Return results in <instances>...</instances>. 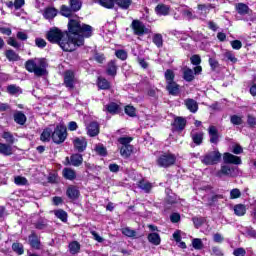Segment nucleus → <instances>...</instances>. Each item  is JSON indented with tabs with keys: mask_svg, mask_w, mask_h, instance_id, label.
I'll return each mask as SVG.
<instances>
[{
	"mask_svg": "<svg viewBox=\"0 0 256 256\" xmlns=\"http://www.w3.org/2000/svg\"><path fill=\"white\" fill-rule=\"evenodd\" d=\"M130 27L134 35H137L138 37H143V35L151 33V30L145 27V24L140 20H133Z\"/></svg>",
	"mask_w": 256,
	"mask_h": 256,
	"instance_id": "nucleus-8",
	"label": "nucleus"
},
{
	"mask_svg": "<svg viewBox=\"0 0 256 256\" xmlns=\"http://www.w3.org/2000/svg\"><path fill=\"white\" fill-rule=\"evenodd\" d=\"M164 77L166 80V84L175 83V72H173V70L171 69L166 70L164 73Z\"/></svg>",
	"mask_w": 256,
	"mask_h": 256,
	"instance_id": "nucleus-44",
	"label": "nucleus"
},
{
	"mask_svg": "<svg viewBox=\"0 0 256 256\" xmlns=\"http://www.w3.org/2000/svg\"><path fill=\"white\" fill-rule=\"evenodd\" d=\"M155 12L157 15H169V6L165 4L157 5L155 8Z\"/></svg>",
	"mask_w": 256,
	"mask_h": 256,
	"instance_id": "nucleus-39",
	"label": "nucleus"
},
{
	"mask_svg": "<svg viewBox=\"0 0 256 256\" xmlns=\"http://www.w3.org/2000/svg\"><path fill=\"white\" fill-rule=\"evenodd\" d=\"M125 113H126V115H129V117H135V115H136L135 107L126 106L125 107Z\"/></svg>",
	"mask_w": 256,
	"mask_h": 256,
	"instance_id": "nucleus-61",
	"label": "nucleus"
},
{
	"mask_svg": "<svg viewBox=\"0 0 256 256\" xmlns=\"http://www.w3.org/2000/svg\"><path fill=\"white\" fill-rule=\"evenodd\" d=\"M241 197V190L234 188L230 191V199H239Z\"/></svg>",
	"mask_w": 256,
	"mask_h": 256,
	"instance_id": "nucleus-58",
	"label": "nucleus"
},
{
	"mask_svg": "<svg viewBox=\"0 0 256 256\" xmlns=\"http://www.w3.org/2000/svg\"><path fill=\"white\" fill-rule=\"evenodd\" d=\"M48 223H49V221H47V219L40 218L34 223V227H35V229H38L39 231H43V230L47 229V227L49 226Z\"/></svg>",
	"mask_w": 256,
	"mask_h": 256,
	"instance_id": "nucleus-29",
	"label": "nucleus"
},
{
	"mask_svg": "<svg viewBox=\"0 0 256 256\" xmlns=\"http://www.w3.org/2000/svg\"><path fill=\"white\" fill-rule=\"evenodd\" d=\"M183 79L188 83H191V81L195 79V74H193V71L191 70V68H184Z\"/></svg>",
	"mask_w": 256,
	"mask_h": 256,
	"instance_id": "nucleus-37",
	"label": "nucleus"
},
{
	"mask_svg": "<svg viewBox=\"0 0 256 256\" xmlns=\"http://www.w3.org/2000/svg\"><path fill=\"white\" fill-rule=\"evenodd\" d=\"M191 137H192V141H193V143H195V145H201V143H203V132L192 131Z\"/></svg>",
	"mask_w": 256,
	"mask_h": 256,
	"instance_id": "nucleus-34",
	"label": "nucleus"
},
{
	"mask_svg": "<svg viewBox=\"0 0 256 256\" xmlns=\"http://www.w3.org/2000/svg\"><path fill=\"white\" fill-rule=\"evenodd\" d=\"M14 121L18 125H25L27 122V116H25L23 112H17L14 114Z\"/></svg>",
	"mask_w": 256,
	"mask_h": 256,
	"instance_id": "nucleus-36",
	"label": "nucleus"
},
{
	"mask_svg": "<svg viewBox=\"0 0 256 256\" xmlns=\"http://www.w3.org/2000/svg\"><path fill=\"white\" fill-rule=\"evenodd\" d=\"M230 123H232V125H242L243 124V117H240L238 115H232L230 117Z\"/></svg>",
	"mask_w": 256,
	"mask_h": 256,
	"instance_id": "nucleus-52",
	"label": "nucleus"
},
{
	"mask_svg": "<svg viewBox=\"0 0 256 256\" xmlns=\"http://www.w3.org/2000/svg\"><path fill=\"white\" fill-rule=\"evenodd\" d=\"M219 199H223L222 195H213V194H207L204 195L203 201L206 203V205H215Z\"/></svg>",
	"mask_w": 256,
	"mask_h": 256,
	"instance_id": "nucleus-17",
	"label": "nucleus"
},
{
	"mask_svg": "<svg viewBox=\"0 0 256 256\" xmlns=\"http://www.w3.org/2000/svg\"><path fill=\"white\" fill-rule=\"evenodd\" d=\"M211 255L212 256H223V250H221V248H219L218 246H214V247H212Z\"/></svg>",
	"mask_w": 256,
	"mask_h": 256,
	"instance_id": "nucleus-63",
	"label": "nucleus"
},
{
	"mask_svg": "<svg viewBox=\"0 0 256 256\" xmlns=\"http://www.w3.org/2000/svg\"><path fill=\"white\" fill-rule=\"evenodd\" d=\"M66 139L67 127L63 124H58L52 132V141L56 143V145H61V143H65Z\"/></svg>",
	"mask_w": 256,
	"mask_h": 256,
	"instance_id": "nucleus-4",
	"label": "nucleus"
},
{
	"mask_svg": "<svg viewBox=\"0 0 256 256\" xmlns=\"http://www.w3.org/2000/svg\"><path fill=\"white\" fill-rule=\"evenodd\" d=\"M192 221H193L196 229H199V227H201V225H203L205 223V219L199 218V217L192 218Z\"/></svg>",
	"mask_w": 256,
	"mask_h": 256,
	"instance_id": "nucleus-60",
	"label": "nucleus"
},
{
	"mask_svg": "<svg viewBox=\"0 0 256 256\" xmlns=\"http://www.w3.org/2000/svg\"><path fill=\"white\" fill-rule=\"evenodd\" d=\"M55 216L63 221V223H67V212L65 210H57L55 211Z\"/></svg>",
	"mask_w": 256,
	"mask_h": 256,
	"instance_id": "nucleus-51",
	"label": "nucleus"
},
{
	"mask_svg": "<svg viewBox=\"0 0 256 256\" xmlns=\"http://www.w3.org/2000/svg\"><path fill=\"white\" fill-rule=\"evenodd\" d=\"M5 57L8 59L10 62H16V61H21V56L15 52L13 49H9L5 51Z\"/></svg>",
	"mask_w": 256,
	"mask_h": 256,
	"instance_id": "nucleus-21",
	"label": "nucleus"
},
{
	"mask_svg": "<svg viewBox=\"0 0 256 256\" xmlns=\"http://www.w3.org/2000/svg\"><path fill=\"white\" fill-rule=\"evenodd\" d=\"M223 57L226 58L227 61H230L231 63H237V57H235V54H233L231 51L226 50L223 53Z\"/></svg>",
	"mask_w": 256,
	"mask_h": 256,
	"instance_id": "nucleus-48",
	"label": "nucleus"
},
{
	"mask_svg": "<svg viewBox=\"0 0 256 256\" xmlns=\"http://www.w3.org/2000/svg\"><path fill=\"white\" fill-rule=\"evenodd\" d=\"M247 123L250 127H256V118H255V116L248 115L247 116Z\"/></svg>",
	"mask_w": 256,
	"mask_h": 256,
	"instance_id": "nucleus-64",
	"label": "nucleus"
},
{
	"mask_svg": "<svg viewBox=\"0 0 256 256\" xmlns=\"http://www.w3.org/2000/svg\"><path fill=\"white\" fill-rule=\"evenodd\" d=\"M122 234L126 237H135V235H137V232L129 227H126L122 229Z\"/></svg>",
	"mask_w": 256,
	"mask_h": 256,
	"instance_id": "nucleus-54",
	"label": "nucleus"
},
{
	"mask_svg": "<svg viewBox=\"0 0 256 256\" xmlns=\"http://www.w3.org/2000/svg\"><path fill=\"white\" fill-rule=\"evenodd\" d=\"M62 175L64 179H68V181H74V179L77 178V173H75V170L71 168H64L62 171Z\"/></svg>",
	"mask_w": 256,
	"mask_h": 256,
	"instance_id": "nucleus-25",
	"label": "nucleus"
},
{
	"mask_svg": "<svg viewBox=\"0 0 256 256\" xmlns=\"http://www.w3.org/2000/svg\"><path fill=\"white\" fill-rule=\"evenodd\" d=\"M152 41L156 45V47H163V35L154 34Z\"/></svg>",
	"mask_w": 256,
	"mask_h": 256,
	"instance_id": "nucleus-50",
	"label": "nucleus"
},
{
	"mask_svg": "<svg viewBox=\"0 0 256 256\" xmlns=\"http://www.w3.org/2000/svg\"><path fill=\"white\" fill-rule=\"evenodd\" d=\"M53 135V130L51 128H45L43 132L41 133L40 139L44 143H49L51 141Z\"/></svg>",
	"mask_w": 256,
	"mask_h": 256,
	"instance_id": "nucleus-28",
	"label": "nucleus"
},
{
	"mask_svg": "<svg viewBox=\"0 0 256 256\" xmlns=\"http://www.w3.org/2000/svg\"><path fill=\"white\" fill-rule=\"evenodd\" d=\"M106 73L111 77H115V75H117V62L115 60H111L108 63Z\"/></svg>",
	"mask_w": 256,
	"mask_h": 256,
	"instance_id": "nucleus-26",
	"label": "nucleus"
},
{
	"mask_svg": "<svg viewBox=\"0 0 256 256\" xmlns=\"http://www.w3.org/2000/svg\"><path fill=\"white\" fill-rule=\"evenodd\" d=\"M12 251H14V253H17V255H23L25 253L23 244H21L19 242H15L12 244Z\"/></svg>",
	"mask_w": 256,
	"mask_h": 256,
	"instance_id": "nucleus-45",
	"label": "nucleus"
},
{
	"mask_svg": "<svg viewBox=\"0 0 256 256\" xmlns=\"http://www.w3.org/2000/svg\"><path fill=\"white\" fill-rule=\"evenodd\" d=\"M186 107L188 110H190L191 113H197V111L199 110V104H197V101L188 98L184 101Z\"/></svg>",
	"mask_w": 256,
	"mask_h": 256,
	"instance_id": "nucleus-20",
	"label": "nucleus"
},
{
	"mask_svg": "<svg viewBox=\"0 0 256 256\" xmlns=\"http://www.w3.org/2000/svg\"><path fill=\"white\" fill-rule=\"evenodd\" d=\"M239 15H247L249 13V6L247 4L239 3L236 5Z\"/></svg>",
	"mask_w": 256,
	"mask_h": 256,
	"instance_id": "nucleus-46",
	"label": "nucleus"
},
{
	"mask_svg": "<svg viewBox=\"0 0 256 256\" xmlns=\"http://www.w3.org/2000/svg\"><path fill=\"white\" fill-rule=\"evenodd\" d=\"M58 13L59 11H57V9H55L54 7H48L44 10L43 15L46 19L51 21L52 19H55V17H57Z\"/></svg>",
	"mask_w": 256,
	"mask_h": 256,
	"instance_id": "nucleus-24",
	"label": "nucleus"
},
{
	"mask_svg": "<svg viewBox=\"0 0 256 256\" xmlns=\"http://www.w3.org/2000/svg\"><path fill=\"white\" fill-rule=\"evenodd\" d=\"M138 187L139 189L144 191V193H151V189H153V184L147 180H140L138 182Z\"/></svg>",
	"mask_w": 256,
	"mask_h": 256,
	"instance_id": "nucleus-22",
	"label": "nucleus"
},
{
	"mask_svg": "<svg viewBox=\"0 0 256 256\" xmlns=\"http://www.w3.org/2000/svg\"><path fill=\"white\" fill-rule=\"evenodd\" d=\"M94 3H98L101 7L105 9H113L115 7V2L113 0H93Z\"/></svg>",
	"mask_w": 256,
	"mask_h": 256,
	"instance_id": "nucleus-35",
	"label": "nucleus"
},
{
	"mask_svg": "<svg viewBox=\"0 0 256 256\" xmlns=\"http://www.w3.org/2000/svg\"><path fill=\"white\" fill-rule=\"evenodd\" d=\"M91 35H93V27L91 25L81 23L77 16L69 18L66 36L68 39L72 37L73 43H79V39H82V45H84L85 37L89 38Z\"/></svg>",
	"mask_w": 256,
	"mask_h": 256,
	"instance_id": "nucleus-2",
	"label": "nucleus"
},
{
	"mask_svg": "<svg viewBox=\"0 0 256 256\" xmlns=\"http://www.w3.org/2000/svg\"><path fill=\"white\" fill-rule=\"evenodd\" d=\"M176 161L177 156H175V154L163 153L157 158L156 163L158 167H163L164 169H167L168 167H173Z\"/></svg>",
	"mask_w": 256,
	"mask_h": 256,
	"instance_id": "nucleus-5",
	"label": "nucleus"
},
{
	"mask_svg": "<svg viewBox=\"0 0 256 256\" xmlns=\"http://www.w3.org/2000/svg\"><path fill=\"white\" fill-rule=\"evenodd\" d=\"M64 85L68 89H75V73L73 71L68 70L64 73Z\"/></svg>",
	"mask_w": 256,
	"mask_h": 256,
	"instance_id": "nucleus-9",
	"label": "nucleus"
},
{
	"mask_svg": "<svg viewBox=\"0 0 256 256\" xmlns=\"http://www.w3.org/2000/svg\"><path fill=\"white\" fill-rule=\"evenodd\" d=\"M14 183H15L16 185H27V178L21 177V176H17V177L14 179Z\"/></svg>",
	"mask_w": 256,
	"mask_h": 256,
	"instance_id": "nucleus-62",
	"label": "nucleus"
},
{
	"mask_svg": "<svg viewBox=\"0 0 256 256\" xmlns=\"http://www.w3.org/2000/svg\"><path fill=\"white\" fill-rule=\"evenodd\" d=\"M2 138L5 139L6 143H9V145H13V143H15V137L11 132H3Z\"/></svg>",
	"mask_w": 256,
	"mask_h": 256,
	"instance_id": "nucleus-49",
	"label": "nucleus"
},
{
	"mask_svg": "<svg viewBox=\"0 0 256 256\" xmlns=\"http://www.w3.org/2000/svg\"><path fill=\"white\" fill-rule=\"evenodd\" d=\"M131 141H133L132 137H120L118 139V143H120V145H122V147H132L130 144Z\"/></svg>",
	"mask_w": 256,
	"mask_h": 256,
	"instance_id": "nucleus-47",
	"label": "nucleus"
},
{
	"mask_svg": "<svg viewBox=\"0 0 256 256\" xmlns=\"http://www.w3.org/2000/svg\"><path fill=\"white\" fill-rule=\"evenodd\" d=\"M224 163L232 164V165H241V157L235 156L229 152L224 153L223 155Z\"/></svg>",
	"mask_w": 256,
	"mask_h": 256,
	"instance_id": "nucleus-10",
	"label": "nucleus"
},
{
	"mask_svg": "<svg viewBox=\"0 0 256 256\" xmlns=\"http://www.w3.org/2000/svg\"><path fill=\"white\" fill-rule=\"evenodd\" d=\"M211 9H215V6L213 4H200V5H198V11H200V13L202 15H207V13H209V11H211Z\"/></svg>",
	"mask_w": 256,
	"mask_h": 256,
	"instance_id": "nucleus-40",
	"label": "nucleus"
},
{
	"mask_svg": "<svg viewBox=\"0 0 256 256\" xmlns=\"http://www.w3.org/2000/svg\"><path fill=\"white\" fill-rule=\"evenodd\" d=\"M13 153V147L11 144H5V143H0V154L4 155L5 157L11 156Z\"/></svg>",
	"mask_w": 256,
	"mask_h": 256,
	"instance_id": "nucleus-23",
	"label": "nucleus"
},
{
	"mask_svg": "<svg viewBox=\"0 0 256 256\" xmlns=\"http://www.w3.org/2000/svg\"><path fill=\"white\" fill-rule=\"evenodd\" d=\"M241 171L239 167L229 166V165H222L220 170L216 173V177H239Z\"/></svg>",
	"mask_w": 256,
	"mask_h": 256,
	"instance_id": "nucleus-6",
	"label": "nucleus"
},
{
	"mask_svg": "<svg viewBox=\"0 0 256 256\" xmlns=\"http://www.w3.org/2000/svg\"><path fill=\"white\" fill-rule=\"evenodd\" d=\"M104 111H107L108 113H111L112 115H115L119 113V106L115 102H111L104 106Z\"/></svg>",
	"mask_w": 256,
	"mask_h": 256,
	"instance_id": "nucleus-31",
	"label": "nucleus"
},
{
	"mask_svg": "<svg viewBox=\"0 0 256 256\" xmlns=\"http://www.w3.org/2000/svg\"><path fill=\"white\" fill-rule=\"evenodd\" d=\"M69 5L73 13H77V11H81V7H83V2H81V0H69Z\"/></svg>",
	"mask_w": 256,
	"mask_h": 256,
	"instance_id": "nucleus-33",
	"label": "nucleus"
},
{
	"mask_svg": "<svg viewBox=\"0 0 256 256\" xmlns=\"http://www.w3.org/2000/svg\"><path fill=\"white\" fill-rule=\"evenodd\" d=\"M234 213L238 217H243L247 213V208L243 204H237L234 206Z\"/></svg>",
	"mask_w": 256,
	"mask_h": 256,
	"instance_id": "nucleus-42",
	"label": "nucleus"
},
{
	"mask_svg": "<svg viewBox=\"0 0 256 256\" xmlns=\"http://www.w3.org/2000/svg\"><path fill=\"white\" fill-rule=\"evenodd\" d=\"M66 195L71 201L79 199V189L75 186H69L66 190Z\"/></svg>",
	"mask_w": 256,
	"mask_h": 256,
	"instance_id": "nucleus-18",
	"label": "nucleus"
},
{
	"mask_svg": "<svg viewBox=\"0 0 256 256\" xmlns=\"http://www.w3.org/2000/svg\"><path fill=\"white\" fill-rule=\"evenodd\" d=\"M7 91L8 93H10V95H17L21 93V88H19V86L16 85H9L7 87Z\"/></svg>",
	"mask_w": 256,
	"mask_h": 256,
	"instance_id": "nucleus-53",
	"label": "nucleus"
},
{
	"mask_svg": "<svg viewBox=\"0 0 256 256\" xmlns=\"http://www.w3.org/2000/svg\"><path fill=\"white\" fill-rule=\"evenodd\" d=\"M28 241L32 249H36V250L41 249V240L39 239V236H37L35 231H32L31 235L28 236Z\"/></svg>",
	"mask_w": 256,
	"mask_h": 256,
	"instance_id": "nucleus-12",
	"label": "nucleus"
},
{
	"mask_svg": "<svg viewBox=\"0 0 256 256\" xmlns=\"http://www.w3.org/2000/svg\"><path fill=\"white\" fill-rule=\"evenodd\" d=\"M68 163H70L73 167H81V165H83V155L73 154Z\"/></svg>",
	"mask_w": 256,
	"mask_h": 256,
	"instance_id": "nucleus-19",
	"label": "nucleus"
},
{
	"mask_svg": "<svg viewBox=\"0 0 256 256\" xmlns=\"http://www.w3.org/2000/svg\"><path fill=\"white\" fill-rule=\"evenodd\" d=\"M208 135L210 138V143L217 145L219 143V130L217 127L211 125L208 128Z\"/></svg>",
	"mask_w": 256,
	"mask_h": 256,
	"instance_id": "nucleus-11",
	"label": "nucleus"
},
{
	"mask_svg": "<svg viewBox=\"0 0 256 256\" xmlns=\"http://www.w3.org/2000/svg\"><path fill=\"white\" fill-rule=\"evenodd\" d=\"M60 13L61 15H63V17H68V19H70L71 17H75L73 16V9H71V6L68 7L66 5H62L60 9Z\"/></svg>",
	"mask_w": 256,
	"mask_h": 256,
	"instance_id": "nucleus-41",
	"label": "nucleus"
},
{
	"mask_svg": "<svg viewBox=\"0 0 256 256\" xmlns=\"http://www.w3.org/2000/svg\"><path fill=\"white\" fill-rule=\"evenodd\" d=\"M68 249L71 255H77L81 251V244L78 241H72L69 243Z\"/></svg>",
	"mask_w": 256,
	"mask_h": 256,
	"instance_id": "nucleus-30",
	"label": "nucleus"
},
{
	"mask_svg": "<svg viewBox=\"0 0 256 256\" xmlns=\"http://www.w3.org/2000/svg\"><path fill=\"white\" fill-rule=\"evenodd\" d=\"M86 131L89 137H97L99 135V123L90 122L86 127Z\"/></svg>",
	"mask_w": 256,
	"mask_h": 256,
	"instance_id": "nucleus-13",
	"label": "nucleus"
},
{
	"mask_svg": "<svg viewBox=\"0 0 256 256\" xmlns=\"http://www.w3.org/2000/svg\"><path fill=\"white\" fill-rule=\"evenodd\" d=\"M115 55L118 59H121V61H125L127 59V52L125 50H117Z\"/></svg>",
	"mask_w": 256,
	"mask_h": 256,
	"instance_id": "nucleus-59",
	"label": "nucleus"
},
{
	"mask_svg": "<svg viewBox=\"0 0 256 256\" xmlns=\"http://www.w3.org/2000/svg\"><path fill=\"white\" fill-rule=\"evenodd\" d=\"M166 90L168 91L169 95L173 97H177L181 93V89L179 88V84L177 82H170L166 85Z\"/></svg>",
	"mask_w": 256,
	"mask_h": 256,
	"instance_id": "nucleus-15",
	"label": "nucleus"
},
{
	"mask_svg": "<svg viewBox=\"0 0 256 256\" xmlns=\"http://www.w3.org/2000/svg\"><path fill=\"white\" fill-rule=\"evenodd\" d=\"M45 67H47V63L44 59H30L25 63L26 71L29 73H34L36 77H43V75L47 73Z\"/></svg>",
	"mask_w": 256,
	"mask_h": 256,
	"instance_id": "nucleus-3",
	"label": "nucleus"
},
{
	"mask_svg": "<svg viewBox=\"0 0 256 256\" xmlns=\"http://www.w3.org/2000/svg\"><path fill=\"white\" fill-rule=\"evenodd\" d=\"M73 143L79 153H83L87 149V140L85 138H76Z\"/></svg>",
	"mask_w": 256,
	"mask_h": 256,
	"instance_id": "nucleus-16",
	"label": "nucleus"
},
{
	"mask_svg": "<svg viewBox=\"0 0 256 256\" xmlns=\"http://www.w3.org/2000/svg\"><path fill=\"white\" fill-rule=\"evenodd\" d=\"M200 160L204 165H217L221 161V154L219 150H214L202 156Z\"/></svg>",
	"mask_w": 256,
	"mask_h": 256,
	"instance_id": "nucleus-7",
	"label": "nucleus"
},
{
	"mask_svg": "<svg viewBox=\"0 0 256 256\" xmlns=\"http://www.w3.org/2000/svg\"><path fill=\"white\" fill-rule=\"evenodd\" d=\"M192 247L197 250L203 249V241L200 238H195L192 240Z\"/></svg>",
	"mask_w": 256,
	"mask_h": 256,
	"instance_id": "nucleus-56",
	"label": "nucleus"
},
{
	"mask_svg": "<svg viewBox=\"0 0 256 256\" xmlns=\"http://www.w3.org/2000/svg\"><path fill=\"white\" fill-rule=\"evenodd\" d=\"M116 5L120 7V9L127 10L131 5H133V0H116Z\"/></svg>",
	"mask_w": 256,
	"mask_h": 256,
	"instance_id": "nucleus-43",
	"label": "nucleus"
},
{
	"mask_svg": "<svg viewBox=\"0 0 256 256\" xmlns=\"http://www.w3.org/2000/svg\"><path fill=\"white\" fill-rule=\"evenodd\" d=\"M147 239L151 245H155L156 247L161 245V236L158 233L148 234Z\"/></svg>",
	"mask_w": 256,
	"mask_h": 256,
	"instance_id": "nucleus-27",
	"label": "nucleus"
},
{
	"mask_svg": "<svg viewBox=\"0 0 256 256\" xmlns=\"http://www.w3.org/2000/svg\"><path fill=\"white\" fill-rule=\"evenodd\" d=\"M46 39L50 43H56L62 50L69 53L76 51L77 47L83 46V39L80 38L78 42H73L71 36H69V38L67 37V32H63L57 27L51 28L47 32Z\"/></svg>",
	"mask_w": 256,
	"mask_h": 256,
	"instance_id": "nucleus-1",
	"label": "nucleus"
},
{
	"mask_svg": "<svg viewBox=\"0 0 256 256\" xmlns=\"http://www.w3.org/2000/svg\"><path fill=\"white\" fill-rule=\"evenodd\" d=\"M187 125V120L183 117H176L172 123L173 131H183Z\"/></svg>",
	"mask_w": 256,
	"mask_h": 256,
	"instance_id": "nucleus-14",
	"label": "nucleus"
},
{
	"mask_svg": "<svg viewBox=\"0 0 256 256\" xmlns=\"http://www.w3.org/2000/svg\"><path fill=\"white\" fill-rule=\"evenodd\" d=\"M35 45L36 47H39V49H45V47H47V42L43 38H36Z\"/></svg>",
	"mask_w": 256,
	"mask_h": 256,
	"instance_id": "nucleus-57",
	"label": "nucleus"
},
{
	"mask_svg": "<svg viewBox=\"0 0 256 256\" xmlns=\"http://www.w3.org/2000/svg\"><path fill=\"white\" fill-rule=\"evenodd\" d=\"M97 85L102 90L111 89V83L103 77H98Z\"/></svg>",
	"mask_w": 256,
	"mask_h": 256,
	"instance_id": "nucleus-32",
	"label": "nucleus"
},
{
	"mask_svg": "<svg viewBox=\"0 0 256 256\" xmlns=\"http://www.w3.org/2000/svg\"><path fill=\"white\" fill-rule=\"evenodd\" d=\"M7 43L10 45V47H14V49H21V43H19L15 38L10 37L7 40Z\"/></svg>",
	"mask_w": 256,
	"mask_h": 256,
	"instance_id": "nucleus-55",
	"label": "nucleus"
},
{
	"mask_svg": "<svg viewBox=\"0 0 256 256\" xmlns=\"http://www.w3.org/2000/svg\"><path fill=\"white\" fill-rule=\"evenodd\" d=\"M131 153H133V146H121L120 154L125 159L131 157Z\"/></svg>",
	"mask_w": 256,
	"mask_h": 256,
	"instance_id": "nucleus-38",
	"label": "nucleus"
}]
</instances>
